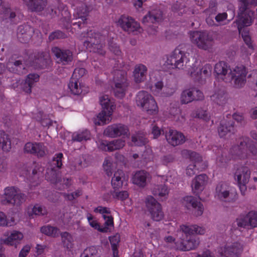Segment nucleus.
I'll return each mask as SVG.
<instances>
[{
    "mask_svg": "<svg viewBox=\"0 0 257 257\" xmlns=\"http://www.w3.org/2000/svg\"><path fill=\"white\" fill-rule=\"evenodd\" d=\"M166 138L169 144L176 146L185 142V137L181 133L177 131L170 130L166 133Z\"/></svg>",
    "mask_w": 257,
    "mask_h": 257,
    "instance_id": "obj_23",
    "label": "nucleus"
},
{
    "mask_svg": "<svg viewBox=\"0 0 257 257\" xmlns=\"http://www.w3.org/2000/svg\"><path fill=\"white\" fill-rule=\"evenodd\" d=\"M86 17H76L71 21V23L73 26H77L78 28H81V25H84L86 23Z\"/></svg>",
    "mask_w": 257,
    "mask_h": 257,
    "instance_id": "obj_61",
    "label": "nucleus"
},
{
    "mask_svg": "<svg viewBox=\"0 0 257 257\" xmlns=\"http://www.w3.org/2000/svg\"><path fill=\"white\" fill-rule=\"evenodd\" d=\"M61 241L63 246L67 249H70L73 246V238L68 232L65 231L60 233Z\"/></svg>",
    "mask_w": 257,
    "mask_h": 257,
    "instance_id": "obj_39",
    "label": "nucleus"
},
{
    "mask_svg": "<svg viewBox=\"0 0 257 257\" xmlns=\"http://www.w3.org/2000/svg\"><path fill=\"white\" fill-rule=\"evenodd\" d=\"M216 195L221 201H225L229 196V191L226 184L219 183L216 187Z\"/></svg>",
    "mask_w": 257,
    "mask_h": 257,
    "instance_id": "obj_30",
    "label": "nucleus"
},
{
    "mask_svg": "<svg viewBox=\"0 0 257 257\" xmlns=\"http://www.w3.org/2000/svg\"><path fill=\"white\" fill-rule=\"evenodd\" d=\"M109 239L111 244L112 250H118L117 246L119 242H120L119 234L116 233L115 235L109 236Z\"/></svg>",
    "mask_w": 257,
    "mask_h": 257,
    "instance_id": "obj_57",
    "label": "nucleus"
},
{
    "mask_svg": "<svg viewBox=\"0 0 257 257\" xmlns=\"http://www.w3.org/2000/svg\"><path fill=\"white\" fill-rule=\"evenodd\" d=\"M204 230L196 225L180 226V230L178 232L179 240L176 243L177 248L186 251L196 248L199 244V238L192 235L195 234H203Z\"/></svg>",
    "mask_w": 257,
    "mask_h": 257,
    "instance_id": "obj_2",
    "label": "nucleus"
},
{
    "mask_svg": "<svg viewBox=\"0 0 257 257\" xmlns=\"http://www.w3.org/2000/svg\"><path fill=\"white\" fill-rule=\"evenodd\" d=\"M82 254H85V257H95L97 254V250L95 246H91L85 249Z\"/></svg>",
    "mask_w": 257,
    "mask_h": 257,
    "instance_id": "obj_63",
    "label": "nucleus"
},
{
    "mask_svg": "<svg viewBox=\"0 0 257 257\" xmlns=\"http://www.w3.org/2000/svg\"><path fill=\"white\" fill-rule=\"evenodd\" d=\"M153 193L155 196H158L160 198H166L169 193V190L166 185H159L154 188Z\"/></svg>",
    "mask_w": 257,
    "mask_h": 257,
    "instance_id": "obj_45",
    "label": "nucleus"
},
{
    "mask_svg": "<svg viewBox=\"0 0 257 257\" xmlns=\"http://www.w3.org/2000/svg\"><path fill=\"white\" fill-rule=\"evenodd\" d=\"M240 3L238 16H257L256 14L251 11L248 8L249 5H257V0H238Z\"/></svg>",
    "mask_w": 257,
    "mask_h": 257,
    "instance_id": "obj_19",
    "label": "nucleus"
},
{
    "mask_svg": "<svg viewBox=\"0 0 257 257\" xmlns=\"http://www.w3.org/2000/svg\"><path fill=\"white\" fill-rule=\"evenodd\" d=\"M234 132V120H224L221 121L218 127V133L220 138L225 137L228 134H233Z\"/></svg>",
    "mask_w": 257,
    "mask_h": 257,
    "instance_id": "obj_24",
    "label": "nucleus"
},
{
    "mask_svg": "<svg viewBox=\"0 0 257 257\" xmlns=\"http://www.w3.org/2000/svg\"><path fill=\"white\" fill-rule=\"evenodd\" d=\"M14 220L11 219V221L7 220L6 215L0 211V226H11L13 225Z\"/></svg>",
    "mask_w": 257,
    "mask_h": 257,
    "instance_id": "obj_59",
    "label": "nucleus"
},
{
    "mask_svg": "<svg viewBox=\"0 0 257 257\" xmlns=\"http://www.w3.org/2000/svg\"><path fill=\"white\" fill-rule=\"evenodd\" d=\"M99 102L102 106V111L98 114L97 118L101 121L95 122V124L101 125L106 123V118L108 120L109 117L112 115L113 109L115 106L111 101L108 95H104L100 98Z\"/></svg>",
    "mask_w": 257,
    "mask_h": 257,
    "instance_id": "obj_7",
    "label": "nucleus"
},
{
    "mask_svg": "<svg viewBox=\"0 0 257 257\" xmlns=\"http://www.w3.org/2000/svg\"><path fill=\"white\" fill-rule=\"evenodd\" d=\"M67 37V34L60 30H57L52 32L49 36V40L52 41L55 39H63Z\"/></svg>",
    "mask_w": 257,
    "mask_h": 257,
    "instance_id": "obj_51",
    "label": "nucleus"
},
{
    "mask_svg": "<svg viewBox=\"0 0 257 257\" xmlns=\"http://www.w3.org/2000/svg\"><path fill=\"white\" fill-rule=\"evenodd\" d=\"M51 52L58 60V62L64 65L69 64L73 60V53L69 49L54 46L51 48Z\"/></svg>",
    "mask_w": 257,
    "mask_h": 257,
    "instance_id": "obj_12",
    "label": "nucleus"
},
{
    "mask_svg": "<svg viewBox=\"0 0 257 257\" xmlns=\"http://www.w3.org/2000/svg\"><path fill=\"white\" fill-rule=\"evenodd\" d=\"M41 232L49 236L56 237L59 235V229L56 227L50 225L43 226L41 227Z\"/></svg>",
    "mask_w": 257,
    "mask_h": 257,
    "instance_id": "obj_44",
    "label": "nucleus"
},
{
    "mask_svg": "<svg viewBox=\"0 0 257 257\" xmlns=\"http://www.w3.org/2000/svg\"><path fill=\"white\" fill-rule=\"evenodd\" d=\"M23 237V235L22 233L19 231H15L11 233V235L8 237L5 240V242L7 244L11 245H17L19 243V241Z\"/></svg>",
    "mask_w": 257,
    "mask_h": 257,
    "instance_id": "obj_35",
    "label": "nucleus"
},
{
    "mask_svg": "<svg viewBox=\"0 0 257 257\" xmlns=\"http://www.w3.org/2000/svg\"><path fill=\"white\" fill-rule=\"evenodd\" d=\"M147 210L150 212L151 218L156 221H159L164 217L161 205L152 196H148L145 200Z\"/></svg>",
    "mask_w": 257,
    "mask_h": 257,
    "instance_id": "obj_9",
    "label": "nucleus"
},
{
    "mask_svg": "<svg viewBox=\"0 0 257 257\" xmlns=\"http://www.w3.org/2000/svg\"><path fill=\"white\" fill-rule=\"evenodd\" d=\"M208 181V177L205 174L196 176L192 181L191 187L193 193L199 195L205 188Z\"/></svg>",
    "mask_w": 257,
    "mask_h": 257,
    "instance_id": "obj_16",
    "label": "nucleus"
},
{
    "mask_svg": "<svg viewBox=\"0 0 257 257\" xmlns=\"http://www.w3.org/2000/svg\"><path fill=\"white\" fill-rule=\"evenodd\" d=\"M229 155L233 160L244 159L247 157L248 153L245 148L240 146V142L237 146L232 147L229 151Z\"/></svg>",
    "mask_w": 257,
    "mask_h": 257,
    "instance_id": "obj_26",
    "label": "nucleus"
},
{
    "mask_svg": "<svg viewBox=\"0 0 257 257\" xmlns=\"http://www.w3.org/2000/svg\"><path fill=\"white\" fill-rule=\"evenodd\" d=\"M90 134L89 131L85 130L82 132H75L72 134V140L74 142H81L90 140Z\"/></svg>",
    "mask_w": 257,
    "mask_h": 257,
    "instance_id": "obj_43",
    "label": "nucleus"
},
{
    "mask_svg": "<svg viewBox=\"0 0 257 257\" xmlns=\"http://www.w3.org/2000/svg\"><path fill=\"white\" fill-rule=\"evenodd\" d=\"M242 246L238 242H235L224 247L221 252L220 257H238L242 251Z\"/></svg>",
    "mask_w": 257,
    "mask_h": 257,
    "instance_id": "obj_20",
    "label": "nucleus"
},
{
    "mask_svg": "<svg viewBox=\"0 0 257 257\" xmlns=\"http://www.w3.org/2000/svg\"><path fill=\"white\" fill-rule=\"evenodd\" d=\"M122 170H118L115 172L113 177L111 179V185L115 190L119 189L121 188L123 184L122 176L123 175Z\"/></svg>",
    "mask_w": 257,
    "mask_h": 257,
    "instance_id": "obj_40",
    "label": "nucleus"
},
{
    "mask_svg": "<svg viewBox=\"0 0 257 257\" xmlns=\"http://www.w3.org/2000/svg\"><path fill=\"white\" fill-rule=\"evenodd\" d=\"M88 48L91 49L90 51L97 53L100 55L104 56L105 54V51L103 49V45L100 43V39L97 40V42L94 43V44L89 45Z\"/></svg>",
    "mask_w": 257,
    "mask_h": 257,
    "instance_id": "obj_50",
    "label": "nucleus"
},
{
    "mask_svg": "<svg viewBox=\"0 0 257 257\" xmlns=\"http://www.w3.org/2000/svg\"><path fill=\"white\" fill-rule=\"evenodd\" d=\"M211 97L215 103L218 105H223L225 104L227 101L226 92L224 89H219Z\"/></svg>",
    "mask_w": 257,
    "mask_h": 257,
    "instance_id": "obj_31",
    "label": "nucleus"
},
{
    "mask_svg": "<svg viewBox=\"0 0 257 257\" xmlns=\"http://www.w3.org/2000/svg\"><path fill=\"white\" fill-rule=\"evenodd\" d=\"M125 141L122 139L114 140L107 143L106 147L108 151L112 152L122 148L125 146Z\"/></svg>",
    "mask_w": 257,
    "mask_h": 257,
    "instance_id": "obj_41",
    "label": "nucleus"
},
{
    "mask_svg": "<svg viewBox=\"0 0 257 257\" xmlns=\"http://www.w3.org/2000/svg\"><path fill=\"white\" fill-rule=\"evenodd\" d=\"M82 37L85 38L83 41L84 46L86 48L89 47V45L94 44V43L97 42V41L100 38V35L97 33H95L92 30L88 31L87 33H82Z\"/></svg>",
    "mask_w": 257,
    "mask_h": 257,
    "instance_id": "obj_28",
    "label": "nucleus"
},
{
    "mask_svg": "<svg viewBox=\"0 0 257 257\" xmlns=\"http://www.w3.org/2000/svg\"><path fill=\"white\" fill-rule=\"evenodd\" d=\"M199 71L204 75V77L206 78V77H209L211 75L212 66L209 64H206L199 70Z\"/></svg>",
    "mask_w": 257,
    "mask_h": 257,
    "instance_id": "obj_64",
    "label": "nucleus"
},
{
    "mask_svg": "<svg viewBox=\"0 0 257 257\" xmlns=\"http://www.w3.org/2000/svg\"><path fill=\"white\" fill-rule=\"evenodd\" d=\"M51 175V176L48 178V179H49L52 183L55 184L61 181V178L54 170V168L52 169L50 172L48 173V175Z\"/></svg>",
    "mask_w": 257,
    "mask_h": 257,
    "instance_id": "obj_55",
    "label": "nucleus"
},
{
    "mask_svg": "<svg viewBox=\"0 0 257 257\" xmlns=\"http://www.w3.org/2000/svg\"><path fill=\"white\" fill-rule=\"evenodd\" d=\"M250 171L244 166H237L234 173V178L238 183H247L249 181Z\"/></svg>",
    "mask_w": 257,
    "mask_h": 257,
    "instance_id": "obj_21",
    "label": "nucleus"
},
{
    "mask_svg": "<svg viewBox=\"0 0 257 257\" xmlns=\"http://www.w3.org/2000/svg\"><path fill=\"white\" fill-rule=\"evenodd\" d=\"M227 17H206V22L210 26L224 25L226 24Z\"/></svg>",
    "mask_w": 257,
    "mask_h": 257,
    "instance_id": "obj_46",
    "label": "nucleus"
},
{
    "mask_svg": "<svg viewBox=\"0 0 257 257\" xmlns=\"http://www.w3.org/2000/svg\"><path fill=\"white\" fill-rule=\"evenodd\" d=\"M181 102L182 104H187L195 100V96L192 90L187 89L183 91L181 95Z\"/></svg>",
    "mask_w": 257,
    "mask_h": 257,
    "instance_id": "obj_47",
    "label": "nucleus"
},
{
    "mask_svg": "<svg viewBox=\"0 0 257 257\" xmlns=\"http://www.w3.org/2000/svg\"><path fill=\"white\" fill-rule=\"evenodd\" d=\"M32 213L36 215H44L47 214V210L45 207L36 204L32 208Z\"/></svg>",
    "mask_w": 257,
    "mask_h": 257,
    "instance_id": "obj_56",
    "label": "nucleus"
},
{
    "mask_svg": "<svg viewBox=\"0 0 257 257\" xmlns=\"http://www.w3.org/2000/svg\"><path fill=\"white\" fill-rule=\"evenodd\" d=\"M251 18L252 17H238V19L236 21L238 30L242 38L245 36H249V31L244 27L251 25L253 22Z\"/></svg>",
    "mask_w": 257,
    "mask_h": 257,
    "instance_id": "obj_25",
    "label": "nucleus"
},
{
    "mask_svg": "<svg viewBox=\"0 0 257 257\" xmlns=\"http://www.w3.org/2000/svg\"><path fill=\"white\" fill-rule=\"evenodd\" d=\"M193 62L190 60L186 54L179 49H175L170 55L167 56L163 64V66L167 69H187L194 81L203 84L205 78L199 71L197 72L191 71L190 69H193Z\"/></svg>",
    "mask_w": 257,
    "mask_h": 257,
    "instance_id": "obj_1",
    "label": "nucleus"
},
{
    "mask_svg": "<svg viewBox=\"0 0 257 257\" xmlns=\"http://www.w3.org/2000/svg\"><path fill=\"white\" fill-rule=\"evenodd\" d=\"M247 71L246 67L242 65L236 66L228 73L227 81H232L233 87L236 89H241L246 83Z\"/></svg>",
    "mask_w": 257,
    "mask_h": 257,
    "instance_id": "obj_5",
    "label": "nucleus"
},
{
    "mask_svg": "<svg viewBox=\"0 0 257 257\" xmlns=\"http://www.w3.org/2000/svg\"><path fill=\"white\" fill-rule=\"evenodd\" d=\"M63 157V155L61 153L56 154L52 160V165L58 169L61 168L62 166V159Z\"/></svg>",
    "mask_w": 257,
    "mask_h": 257,
    "instance_id": "obj_58",
    "label": "nucleus"
},
{
    "mask_svg": "<svg viewBox=\"0 0 257 257\" xmlns=\"http://www.w3.org/2000/svg\"><path fill=\"white\" fill-rule=\"evenodd\" d=\"M131 140L134 145L137 146H145L149 142L146 135L140 132L133 135L131 137Z\"/></svg>",
    "mask_w": 257,
    "mask_h": 257,
    "instance_id": "obj_32",
    "label": "nucleus"
},
{
    "mask_svg": "<svg viewBox=\"0 0 257 257\" xmlns=\"http://www.w3.org/2000/svg\"><path fill=\"white\" fill-rule=\"evenodd\" d=\"M176 88V86L175 83L171 84L169 82H167L164 86L163 93L166 96H171L175 92Z\"/></svg>",
    "mask_w": 257,
    "mask_h": 257,
    "instance_id": "obj_52",
    "label": "nucleus"
},
{
    "mask_svg": "<svg viewBox=\"0 0 257 257\" xmlns=\"http://www.w3.org/2000/svg\"><path fill=\"white\" fill-rule=\"evenodd\" d=\"M113 82L112 88L114 95L118 98H123L129 85L126 72L123 70H115L114 72Z\"/></svg>",
    "mask_w": 257,
    "mask_h": 257,
    "instance_id": "obj_3",
    "label": "nucleus"
},
{
    "mask_svg": "<svg viewBox=\"0 0 257 257\" xmlns=\"http://www.w3.org/2000/svg\"><path fill=\"white\" fill-rule=\"evenodd\" d=\"M34 32V29L29 25H20L17 29V38L20 42L27 43L31 40Z\"/></svg>",
    "mask_w": 257,
    "mask_h": 257,
    "instance_id": "obj_13",
    "label": "nucleus"
},
{
    "mask_svg": "<svg viewBox=\"0 0 257 257\" xmlns=\"http://www.w3.org/2000/svg\"><path fill=\"white\" fill-rule=\"evenodd\" d=\"M68 87L72 94L74 95H79L82 93L83 86L80 85L79 80L76 78L71 77L68 84Z\"/></svg>",
    "mask_w": 257,
    "mask_h": 257,
    "instance_id": "obj_33",
    "label": "nucleus"
},
{
    "mask_svg": "<svg viewBox=\"0 0 257 257\" xmlns=\"http://www.w3.org/2000/svg\"><path fill=\"white\" fill-rule=\"evenodd\" d=\"M24 152L36 155L38 157H42L46 154L45 147L42 143H32L29 142L24 147Z\"/></svg>",
    "mask_w": 257,
    "mask_h": 257,
    "instance_id": "obj_17",
    "label": "nucleus"
},
{
    "mask_svg": "<svg viewBox=\"0 0 257 257\" xmlns=\"http://www.w3.org/2000/svg\"><path fill=\"white\" fill-rule=\"evenodd\" d=\"M190 37L192 43L199 49L209 50L213 43L212 36L206 31H193L190 32Z\"/></svg>",
    "mask_w": 257,
    "mask_h": 257,
    "instance_id": "obj_4",
    "label": "nucleus"
},
{
    "mask_svg": "<svg viewBox=\"0 0 257 257\" xmlns=\"http://www.w3.org/2000/svg\"><path fill=\"white\" fill-rule=\"evenodd\" d=\"M89 223V225L92 227L94 228L95 229H97V230L101 232H107L109 230V228H108L107 227H101L99 225V224L96 220H93Z\"/></svg>",
    "mask_w": 257,
    "mask_h": 257,
    "instance_id": "obj_62",
    "label": "nucleus"
},
{
    "mask_svg": "<svg viewBox=\"0 0 257 257\" xmlns=\"http://www.w3.org/2000/svg\"><path fill=\"white\" fill-rule=\"evenodd\" d=\"M0 15L5 16H16L19 15L18 11L12 9L8 5H3L0 7Z\"/></svg>",
    "mask_w": 257,
    "mask_h": 257,
    "instance_id": "obj_48",
    "label": "nucleus"
},
{
    "mask_svg": "<svg viewBox=\"0 0 257 257\" xmlns=\"http://www.w3.org/2000/svg\"><path fill=\"white\" fill-rule=\"evenodd\" d=\"M240 146L245 148L247 152L249 151L253 156L257 154V148L253 141L248 137H243L240 141Z\"/></svg>",
    "mask_w": 257,
    "mask_h": 257,
    "instance_id": "obj_36",
    "label": "nucleus"
},
{
    "mask_svg": "<svg viewBox=\"0 0 257 257\" xmlns=\"http://www.w3.org/2000/svg\"><path fill=\"white\" fill-rule=\"evenodd\" d=\"M108 49L115 55L119 56L121 53L119 46L112 40L108 41Z\"/></svg>",
    "mask_w": 257,
    "mask_h": 257,
    "instance_id": "obj_54",
    "label": "nucleus"
},
{
    "mask_svg": "<svg viewBox=\"0 0 257 257\" xmlns=\"http://www.w3.org/2000/svg\"><path fill=\"white\" fill-rule=\"evenodd\" d=\"M0 147L4 151H9L11 148V141L8 135L3 131H0Z\"/></svg>",
    "mask_w": 257,
    "mask_h": 257,
    "instance_id": "obj_42",
    "label": "nucleus"
},
{
    "mask_svg": "<svg viewBox=\"0 0 257 257\" xmlns=\"http://www.w3.org/2000/svg\"><path fill=\"white\" fill-rule=\"evenodd\" d=\"M51 60L50 56L46 53L39 52L34 55L33 64L37 69H43L50 66Z\"/></svg>",
    "mask_w": 257,
    "mask_h": 257,
    "instance_id": "obj_14",
    "label": "nucleus"
},
{
    "mask_svg": "<svg viewBox=\"0 0 257 257\" xmlns=\"http://www.w3.org/2000/svg\"><path fill=\"white\" fill-rule=\"evenodd\" d=\"M232 71L230 66L224 61H220L214 66V71L216 75L223 80L227 82L228 73Z\"/></svg>",
    "mask_w": 257,
    "mask_h": 257,
    "instance_id": "obj_22",
    "label": "nucleus"
},
{
    "mask_svg": "<svg viewBox=\"0 0 257 257\" xmlns=\"http://www.w3.org/2000/svg\"><path fill=\"white\" fill-rule=\"evenodd\" d=\"M104 135L106 136L115 138L122 136L123 138L130 135V131L127 126L121 123H114L108 126L104 131Z\"/></svg>",
    "mask_w": 257,
    "mask_h": 257,
    "instance_id": "obj_10",
    "label": "nucleus"
},
{
    "mask_svg": "<svg viewBox=\"0 0 257 257\" xmlns=\"http://www.w3.org/2000/svg\"><path fill=\"white\" fill-rule=\"evenodd\" d=\"M200 200L199 197L197 198L192 196H187L183 198L182 204L193 215L199 216L203 214L204 211L203 205L200 202Z\"/></svg>",
    "mask_w": 257,
    "mask_h": 257,
    "instance_id": "obj_8",
    "label": "nucleus"
},
{
    "mask_svg": "<svg viewBox=\"0 0 257 257\" xmlns=\"http://www.w3.org/2000/svg\"><path fill=\"white\" fill-rule=\"evenodd\" d=\"M32 11L40 12L46 6L47 0H23Z\"/></svg>",
    "mask_w": 257,
    "mask_h": 257,
    "instance_id": "obj_29",
    "label": "nucleus"
},
{
    "mask_svg": "<svg viewBox=\"0 0 257 257\" xmlns=\"http://www.w3.org/2000/svg\"><path fill=\"white\" fill-rule=\"evenodd\" d=\"M117 24L125 31L128 32L137 31L140 24L132 17H120Z\"/></svg>",
    "mask_w": 257,
    "mask_h": 257,
    "instance_id": "obj_18",
    "label": "nucleus"
},
{
    "mask_svg": "<svg viewBox=\"0 0 257 257\" xmlns=\"http://www.w3.org/2000/svg\"><path fill=\"white\" fill-rule=\"evenodd\" d=\"M147 73V67L142 64L136 65L133 71L134 81L137 83H140L146 79Z\"/></svg>",
    "mask_w": 257,
    "mask_h": 257,
    "instance_id": "obj_27",
    "label": "nucleus"
},
{
    "mask_svg": "<svg viewBox=\"0 0 257 257\" xmlns=\"http://www.w3.org/2000/svg\"><path fill=\"white\" fill-rule=\"evenodd\" d=\"M9 69L13 73L21 74L24 73L25 66L21 60H17L12 63V66Z\"/></svg>",
    "mask_w": 257,
    "mask_h": 257,
    "instance_id": "obj_49",
    "label": "nucleus"
},
{
    "mask_svg": "<svg viewBox=\"0 0 257 257\" xmlns=\"http://www.w3.org/2000/svg\"><path fill=\"white\" fill-rule=\"evenodd\" d=\"M238 226L245 228H254L257 227V212L250 211L245 214H241L237 219Z\"/></svg>",
    "mask_w": 257,
    "mask_h": 257,
    "instance_id": "obj_11",
    "label": "nucleus"
},
{
    "mask_svg": "<svg viewBox=\"0 0 257 257\" xmlns=\"http://www.w3.org/2000/svg\"><path fill=\"white\" fill-rule=\"evenodd\" d=\"M153 96L145 91H140L136 96V103L138 106L143 108L147 102Z\"/></svg>",
    "mask_w": 257,
    "mask_h": 257,
    "instance_id": "obj_38",
    "label": "nucleus"
},
{
    "mask_svg": "<svg viewBox=\"0 0 257 257\" xmlns=\"http://www.w3.org/2000/svg\"><path fill=\"white\" fill-rule=\"evenodd\" d=\"M151 179V176L149 173L141 170L135 173L132 177V182L140 188H144L148 185Z\"/></svg>",
    "mask_w": 257,
    "mask_h": 257,
    "instance_id": "obj_15",
    "label": "nucleus"
},
{
    "mask_svg": "<svg viewBox=\"0 0 257 257\" xmlns=\"http://www.w3.org/2000/svg\"><path fill=\"white\" fill-rule=\"evenodd\" d=\"M182 155L186 158H189L191 161L197 164L202 161V158L199 154L190 150H183L181 152Z\"/></svg>",
    "mask_w": 257,
    "mask_h": 257,
    "instance_id": "obj_34",
    "label": "nucleus"
},
{
    "mask_svg": "<svg viewBox=\"0 0 257 257\" xmlns=\"http://www.w3.org/2000/svg\"><path fill=\"white\" fill-rule=\"evenodd\" d=\"M86 70L84 68H76L74 69L72 77L76 78L78 80L83 76L86 73Z\"/></svg>",
    "mask_w": 257,
    "mask_h": 257,
    "instance_id": "obj_60",
    "label": "nucleus"
},
{
    "mask_svg": "<svg viewBox=\"0 0 257 257\" xmlns=\"http://www.w3.org/2000/svg\"><path fill=\"white\" fill-rule=\"evenodd\" d=\"M185 6L184 4V2H178L174 4L172 7L173 11L178 12L179 14H187L186 8H184Z\"/></svg>",
    "mask_w": 257,
    "mask_h": 257,
    "instance_id": "obj_53",
    "label": "nucleus"
},
{
    "mask_svg": "<svg viewBox=\"0 0 257 257\" xmlns=\"http://www.w3.org/2000/svg\"><path fill=\"white\" fill-rule=\"evenodd\" d=\"M5 199L2 200L3 204H11L19 206L24 203L27 196L17 190L15 187H7L5 190Z\"/></svg>",
    "mask_w": 257,
    "mask_h": 257,
    "instance_id": "obj_6",
    "label": "nucleus"
},
{
    "mask_svg": "<svg viewBox=\"0 0 257 257\" xmlns=\"http://www.w3.org/2000/svg\"><path fill=\"white\" fill-rule=\"evenodd\" d=\"M143 110L147 112L148 114H155L158 111V107L156 101L153 97L149 100L145 105L142 108Z\"/></svg>",
    "mask_w": 257,
    "mask_h": 257,
    "instance_id": "obj_37",
    "label": "nucleus"
}]
</instances>
